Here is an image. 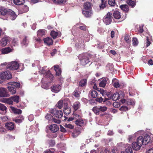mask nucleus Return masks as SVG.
Returning a JSON list of instances; mask_svg holds the SVG:
<instances>
[{"mask_svg": "<svg viewBox=\"0 0 153 153\" xmlns=\"http://www.w3.org/2000/svg\"><path fill=\"white\" fill-rule=\"evenodd\" d=\"M8 84L11 85V86H7V88L9 91L12 94H14L16 93V88L13 86H14L16 88H19L20 86V83L16 82H9L8 83Z\"/></svg>", "mask_w": 153, "mask_h": 153, "instance_id": "nucleus-1", "label": "nucleus"}, {"mask_svg": "<svg viewBox=\"0 0 153 153\" xmlns=\"http://www.w3.org/2000/svg\"><path fill=\"white\" fill-rule=\"evenodd\" d=\"M142 139L141 137H138L136 141L133 142L132 144V146L134 150H138L140 149L142 145Z\"/></svg>", "mask_w": 153, "mask_h": 153, "instance_id": "nucleus-2", "label": "nucleus"}, {"mask_svg": "<svg viewBox=\"0 0 153 153\" xmlns=\"http://www.w3.org/2000/svg\"><path fill=\"white\" fill-rule=\"evenodd\" d=\"M79 58L81 64L83 65H85L90 62L89 58L86 54H82L79 55Z\"/></svg>", "mask_w": 153, "mask_h": 153, "instance_id": "nucleus-3", "label": "nucleus"}, {"mask_svg": "<svg viewBox=\"0 0 153 153\" xmlns=\"http://www.w3.org/2000/svg\"><path fill=\"white\" fill-rule=\"evenodd\" d=\"M19 65L16 61H13L8 63V64L6 66V69L10 70H15L18 69Z\"/></svg>", "mask_w": 153, "mask_h": 153, "instance_id": "nucleus-4", "label": "nucleus"}, {"mask_svg": "<svg viewBox=\"0 0 153 153\" xmlns=\"http://www.w3.org/2000/svg\"><path fill=\"white\" fill-rule=\"evenodd\" d=\"M53 80V79L51 80L49 78H43L41 80L42 87L46 89H48L49 87V83L51 82Z\"/></svg>", "mask_w": 153, "mask_h": 153, "instance_id": "nucleus-5", "label": "nucleus"}, {"mask_svg": "<svg viewBox=\"0 0 153 153\" xmlns=\"http://www.w3.org/2000/svg\"><path fill=\"white\" fill-rule=\"evenodd\" d=\"M12 76L9 71H5L0 73V79L2 80H7L11 79ZM1 82L0 81V83Z\"/></svg>", "mask_w": 153, "mask_h": 153, "instance_id": "nucleus-6", "label": "nucleus"}, {"mask_svg": "<svg viewBox=\"0 0 153 153\" xmlns=\"http://www.w3.org/2000/svg\"><path fill=\"white\" fill-rule=\"evenodd\" d=\"M46 68V66H44L42 68L41 70L42 73V74H44V77L49 78L51 80H52L53 78V76L51 74L50 71H48L47 72L46 71L45 69Z\"/></svg>", "mask_w": 153, "mask_h": 153, "instance_id": "nucleus-7", "label": "nucleus"}, {"mask_svg": "<svg viewBox=\"0 0 153 153\" xmlns=\"http://www.w3.org/2000/svg\"><path fill=\"white\" fill-rule=\"evenodd\" d=\"M152 134L149 133L146 134L144 135L143 137L141 136H139L138 137H141L142 138V142L143 145H145L149 143L151 140V137Z\"/></svg>", "mask_w": 153, "mask_h": 153, "instance_id": "nucleus-8", "label": "nucleus"}, {"mask_svg": "<svg viewBox=\"0 0 153 153\" xmlns=\"http://www.w3.org/2000/svg\"><path fill=\"white\" fill-rule=\"evenodd\" d=\"M111 15L110 12H108L103 18V21L106 25H109L111 23L112 21Z\"/></svg>", "mask_w": 153, "mask_h": 153, "instance_id": "nucleus-9", "label": "nucleus"}, {"mask_svg": "<svg viewBox=\"0 0 153 153\" xmlns=\"http://www.w3.org/2000/svg\"><path fill=\"white\" fill-rule=\"evenodd\" d=\"M51 113L56 117L60 118L62 117L63 114L61 110H58L53 109L51 111Z\"/></svg>", "mask_w": 153, "mask_h": 153, "instance_id": "nucleus-10", "label": "nucleus"}, {"mask_svg": "<svg viewBox=\"0 0 153 153\" xmlns=\"http://www.w3.org/2000/svg\"><path fill=\"white\" fill-rule=\"evenodd\" d=\"M10 96L6 88L0 87V97H7Z\"/></svg>", "mask_w": 153, "mask_h": 153, "instance_id": "nucleus-11", "label": "nucleus"}, {"mask_svg": "<svg viewBox=\"0 0 153 153\" xmlns=\"http://www.w3.org/2000/svg\"><path fill=\"white\" fill-rule=\"evenodd\" d=\"M144 131H138L137 132L135 133L133 135H130L128 136V140L129 142H131L133 140H134L135 138L138 135H140V133H143Z\"/></svg>", "mask_w": 153, "mask_h": 153, "instance_id": "nucleus-12", "label": "nucleus"}, {"mask_svg": "<svg viewBox=\"0 0 153 153\" xmlns=\"http://www.w3.org/2000/svg\"><path fill=\"white\" fill-rule=\"evenodd\" d=\"M10 38L9 37H4L1 40L0 44L1 46L4 47L7 44L10 42Z\"/></svg>", "mask_w": 153, "mask_h": 153, "instance_id": "nucleus-13", "label": "nucleus"}, {"mask_svg": "<svg viewBox=\"0 0 153 153\" xmlns=\"http://www.w3.org/2000/svg\"><path fill=\"white\" fill-rule=\"evenodd\" d=\"M82 13L85 17L87 18L91 17L93 15L92 10H83Z\"/></svg>", "mask_w": 153, "mask_h": 153, "instance_id": "nucleus-14", "label": "nucleus"}, {"mask_svg": "<svg viewBox=\"0 0 153 153\" xmlns=\"http://www.w3.org/2000/svg\"><path fill=\"white\" fill-rule=\"evenodd\" d=\"M62 87L59 84L54 85L51 88V91L54 93H57L61 90Z\"/></svg>", "mask_w": 153, "mask_h": 153, "instance_id": "nucleus-15", "label": "nucleus"}, {"mask_svg": "<svg viewBox=\"0 0 153 153\" xmlns=\"http://www.w3.org/2000/svg\"><path fill=\"white\" fill-rule=\"evenodd\" d=\"M7 108L3 104L0 103V114H5L7 112Z\"/></svg>", "mask_w": 153, "mask_h": 153, "instance_id": "nucleus-16", "label": "nucleus"}, {"mask_svg": "<svg viewBox=\"0 0 153 153\" xmlns=\"http://www.w3.org/2000/svg\"><path fill=\"white\" fill-rule=\"evenodd\" d=\"M5 125L7 128L10 130H13L15 127L14 124L12 122H8Z\"/></svg>", "mask_w": 153, "mask_h": 153, "instance_id": "nucleus-17", "label": "nucleus"}, {"mask_svg": "<svg viewBox=\"0 0 153 153\" xmlns=\"http://www.w3.org/2000/svg\"><path fill=\"white\" fill-rule=\"evenodd\" d=\"M44 42L48 45H52L53 43V41L52 39L51 38L47 37L46 38L43 39Z\"/></svg>", "mask_w": 153, "mask_h": 153, "instance_id": "nucleus-18", "label": "nucleus"}, {"mask_svg": "<svg viewBox=\"0 0 153 153\" xmlns=\"http://www.w3.org/2000/svg\"><path fill=\"white\" fill-rule=\"evenodd\" d=\"M50 129L53 132H56L57 131L59 128L56 124H52L50 126Z\"/></svg>", "mask_w": 153, "mask_h": 153, "instance_id": "nucleus-19", "label": "nucleus"}, {"mask_svg": "<svg viewBox=\"0 0 153 153\" xmlns=\"http://www.w3.org/2000/svg\"><path fill=\"white\" fill-rule=\"evenodd\" d=\"M53 67L54 68V70L56 72V75L57 76L60 75L61 74V71L59 66L58 65H54Z\"/></svg>", "mask_w": 153, "mask_h": 153, "instance_id": "nucleus-20", "label": "nucleus"}, {"mask_svg": "<svg viewBox=\"0 0 153 153\" xmlns=\"http://www.w3.org/2000/svg\"><path fill=\"white\" fill-rule=\"evenodd\" d=\"M85 120L81 119H77L75 121L76 125L80 126H83L85 124Z\"/></svg>", "mask_w": 153, "mask_h": 153, "instance_id": "nucleus-21", "label": "nucleus"}, {"mask_svg": "<svg viewBox=\"0 0 153 153\" xmlns=\"http://www.w3.org/2000/svg\"><path fill=\"white\" fill-rule=\"evenodd\" d=\"M113 85L116 88L120 87V85L119 80L116 79H113L112 81Z\"/></svg>", "mask_w": 153, "mask_h": 153, "instance_id": "nucleus-22", "label": "nucleus"}, {"mask_svg": "<svg viewBox=\"0 0 153 153\" xmlns=\"http://www.w3.org/2000/svg\"><path fill=\"white\" fill-rule=\"evenodd\" d=\"M12 51V49L9 47L3 48L1 50L2 53L3 54H7Z\"/></svg>", "mask_w": 153, "mask_h": 153, "instance_id": "nucleus-23", "label": "nucleus"}, {"mask_svg": "<svg viewBox=\"0 0 153 153\" xmlns=\"http://www.w3.org/2000/svg\"><path fill=\"white\" fill-rule=\"evenodd\" d=\"M120 97H121L122 96L119 94V93L116 92L113 94L111 98L113 100L115 101L119 99Z\"/></svg>", "mask_w": 153, "mask_h": 153, "instance_id": "nucleus-24", "label": "nucleus"}, {"mask_svg": "<svg viewBox=\"0 0 153 153\" xmlns=\"http://www.w3.org/2000/svg\"><path fill=\"white\" fill-rule=\"evenodd\" d=\"M84 10H92L91 4L89 2H86L84 5Z\"/></svg>", "mask_w": 153, "mask_h": 153, "instance_id": "nucleus-25", "label": "nucleus"}, {"mask_svg": "<svg viewBox=\"0 0 153 153\" xmlns=\"http://www.w3.org/2000/svg\"><path fill=\"white\" fill-rule=\"evenodd\" d=\"M114 17L116 19H119L121 18L120 12L118 11H114L113 14Z\"/></svg>", "mask_w": 153, "mask_h": 153, "instance_id": "nucleus-26", "label": "nucleus"}, {"mask_svg": "<svg viewBox=\"0 0 153 153\" xmlns=\"http://www.w3.org/2000/svg\"><path fill=\"white\" fill-rule=\"evenodd\" d=\"M92 111L96 115H99L100 112L99 106L94 107L93 108Z\"/></svg>", "mask_w": 153, "mask_h": 153, "instance_id": "nucleus-27", "label": "nucleus"}, {"mask_svg": "<svg viewBox=\"0 0 153 153\" xmlns=\"http://www.w3.org/2000/svg\"><path fill=\"white\" fill-rule=\"evenodd\" d=\"M45 30H39L37 32V35L38 37L43 36L45 35Z\"/></svg>", "mask_w": 153, "mask_h": 153, "instance_id": "nucleus-28", "label": "nucleus"}, {"mask_svg": "<svg viewBox=\"0 0 153 153\" xmlns=\"http://www.w3.org/2000/svg\"><path fill=\"white\" fill-rule=\"evenodd\" d=\"M29 39L27 36H25L22 42V45L27 46L29 43Z\"/></svg>", "mask_w": 153, "mask_h": 153, "instance_id": "nucleus-29", "label": "nucleus"}, {"mask_svg": "<svg viewBox=\"0 0 153 153\" xmlns=\"http://www.w3.org/2000/svg\"><path fill=\"white\" fill-rule=\"evenodd\" d=\"M91 94L93 98H97L98 97V93L95 90H92L91 91Z\"/></svg>", "mask_w": 153, "mask_h": 153, "instance_id": "nucleus-30", "label": "nucleus"}, {"mask_svg": "<svg viewBox=\"0 0 153 153\" xmlns=\"http://www.w3.org/2000/svg\"><path fill=\"white\" fill-rule=\"evenodd\" d=\"M7 10L1 7H0V15L4 16L7 14Z\"/></svg>", "mask_w": 153, "mask_h": 153, "instance_id": "nucleus-31", "label": "nucleus"}, {"mask_svg": "<svg viewBox=\"0 0 153 153\" xmlns=\"http://www.w3.org/2000/svg\"><path fill=\"white\" fill-rule=\"evenodd\" d=\"M76 26L81 30H85V26L83 24H77Z\"/></svg>", "mask_w": 153, "mask_h": 153, "instance_id": "nucleus-32", "label": "nucleus"}, {"mask_svg": "<svg viewBox=\"0 0 153 153\" xmlns=\"http://www.w3.org/2000/svg\"><path fill=\"white\" fill-rule=\"evenodd\" d=\"M25 0H13L14 4L17 5H21L25 2Z\"/></svg>", "mask_w": 153, "mask_h": 153, "instance_id": "nucleus-33", "label": "nucleus"}, {"mask_svg": "<svg viewBox=\"0 0 153 153\" xmlns=\"http://www.w3.org/2000/svg\"><path fill=\"white\" fill-rule=\"evenodd\" d=\"M12 111L15 114H19L22 113V110L20 109L12 107L11 108Z\"/></svg>", "mask_w": 153, "mask_h": 153, "instance_id": "nucleus-34", "label": "nucleus"}, {"mask_svg": "<svg viewBox=\"0 0 153 153\" xmlns=\"http://www.w3.org/2000/svg\"><path fill=\"white\" fill-rule=\"evenodd\" d=\"M106 80L105 78L103 79L99 83V85L100 87H104L106 84Z\"/></svg>", "mask_w": 153, "mask_h": 153, "instance_id": "nucleus-35", "label": "nucleus"}, {"mask_svg": "<svg viewBox=\"0 0 153 153\" xmlns=\"http://www.w3.org/2000/svg\"><path fill=\"white\" fill-rule=\"evenodd\" d=\"M80 106V103L78 102H76L74 104L73 108L75 110H77L79 108Z\"/></svg>", "mask_w": 153, "mask_h": 153, "instance_id": "nucleus-36", "label": "nucleus"}, {"mask_svg": "<svg viewBox=\"0 0 153 153\" xmlns=\"http://www.w3.org/2000/svg\"><path fill=\"white\" fill-rule=\"evenodd\" d=\"M120 8L123 11L125 12H127L128 10V6L126 4L121 5Z\"/></svg>", "mask_w": 153, "mask_h": 153, "instance_id": "nucleus-37", "label": "nucleus"}, {"mask_svg": "<svg viewBox=\"0 0 153 153\" xmlns=\"http://www.w3.org/2000/svg\"><path fill=\"white\" fill-rule=\"evenodd\" d=\"M8 12L12 17V20H14L16 17L15 12L11 10H9Z\"/></svg>", "mask_w": 153, "mask_h": 153, "instance_id": "nucleus-38", "label": "nucleus"}, {"mask_svg": "<svg viewBox=\"0 0 153 153\" xmlns=\"http://www.w3.org/2000/svg\"><path fill=\"white\" fill-rule=\"evenodd\" d=\"M87 80L85 79L82 80L79 83V85L81 87H83L86 85Z\"/></svg>", "mask_w": 153, "mask_h": 153, "instance_id": "nucleus-39", "label": "nucleus"}, {"mask_svg": "<svg viewBox=\"0 0 153 153\" xmlns=\"http://www.w3.org/2000/svg\"><path fill=\"white\" fill-rule=\"evenodd\" d=\"M126 2L130 6L132 7L135 6L136 3L134 1L131 0H126Z\"/></svg>", "mask_w": 153, "mask_h": 153, "instance_id": "nucleus-40", "label": "nucleus"}, {"mask_svg": "<svg viewBox=\"0 0 153 153\" xmlns=\"http://www.w3.org/2000/svg\"><path fill=\"white\" fill-rule=\"evenodd\" d=\"M50 35L52 37L53 39H55L58 36V33L57 32H56L52 30L51 33Z\"/></svg>", "mask_w": 153, "mask_h": 153, "instance_id": "nucleus-41", "label": "nucleus"}, {"mask_svg": "<svg viewBox=\"0 0 153 153\" xmlns=\"http://www.w3.org/2000/svg\"><path fill=\"white\" fill-rule=\"evenodd\" d=\"M63 101L62 100H60L57 102L56 106L59 109H61L63 107Z\"/></svg>", "mask_w": 153, "mask_h": 153, "instance_id": "nucleus-42", "label": "nucleus"}, {"mask_svg": "<svg viewBox=\"0 0 153 153\" xmlns=\"http://www.w3.org/2000/svg\"><path fill=\"white\" fill-rule=\"evenodd\" d=\"M125 40L127 43H130L131 39L130 36L129 35H126L125 37Z\"/></svg>", "mask_w": 153, "mask_h": 153, "instance_id": "nucleus-43", "label": "nucleus"}, {"mask_svg": "<svg viewBox=\"0 0 153 153\" xmlns=\"http://www.w3.org/2000/svg\"><path fill=\"white\" fill-rule=\"evenodd\" d=\"M102 4L100 5V7L101 9H104L106 7L105 1L104 0H101Z\"/></svg>", "mask_w": 153, "mask_h": 153, "instance_id": "nucleus-44", "label": "nucleus"}, {"mask_svg": "<svg viewBox=\"0 0 153 153\" xmlns=\"http://www.w3.org/2000/svg\"><path fill=\"white\" fill-rule=\"evenodd\" d=\"M12 99V100L13 102H15L17 103H18L19 102V96H14L12 97H11Z\"/></svg>", "mask_w": 153, "mask_h": 153, "instance_id": "nucleus-45", "label": "nucleus"}, {"mask_svg": "<svg viewBox=\"0 0 153 153\" xmlns=\"http://www.w3.org/2000/svg\"><path fill=\"white\" fill-rule=\"evenodd\" d=\"M64 112L65 114L68 115L71 113V110L69 108H66L64 109Z\"/></svg>", "mask_w": 153, "mask_h": 153, "instance_id": "nucleus-46", "label": "nucleus"}, {"mask_svg": "<svg viewBox=\"0 0 153 153\" xmlns=\"http://www.w3.org/2000/svg\"><path fill=\"white\" fill-rule=\"evenodd\" d=\"M6 103L9 104L10 105H11L13 104V101L12 100V99L11 97H10L8 98H6Z\"/></svg>", "mask_w": 153, "mask_h": 153, "instance_id": "nucleus-47", "label": "nucleus"}, {"mask_svg": "<svg viewBox=\"0 0 153 153\" xmlns=\"http://www.w3.org/2000/svg\"><path fill=\"white\" fill-rule=\"evenodd\" d=\"M125 153H132V149L131 147H128L125 150Z\"/></svg>", "mask_w": 153, "mask_h": 153, "instance_id": "nucleus-48", "label": "nucleus"}, {"mask_svg": "<svg viewBox=\"0 0 153 153\" xmlns=\"http://www.w3.org/2000/svg\"><path fill=\"white\" fill-rule=\"evenodd\" d=\"M100 111L104 112L106 111L107 109V108L105 106H99Z\"/></svg>", "mask_w": 153, "mask_h": 153, "instance_id": "nucleus-49", "label": "nucleus"}, {"mask_svg": "<svg viewBox=\"0 0 153 153\" xmlns=\"http://www.w3.org/2000/svg\"><path fill=\"white\" fill-rule=\"evenodd\" d=\"M133 45L134 46H136L138 44V42L137 39L136 38H133L132 39Z\"/></svg>", "mask_w": 153, "mask_h": 153, "instance_id": "nucleus-50", "label": "nucleus"}, {"mask_svg": "<svg viewBox=\"0 0 153 153\" xmlns=\"http://www.w3.org/2000/svg\"><path fill=\"white\" fill-rule=\"evenodd\" d=\"M97 90L100 92V93L101 94L102 96H104L105 95V92L103 89L97 88Z\"/></svg>", "mask_w": 153, "mask_h": 153, "instance_id": "nucleus-51", "label": "nucleus"}, {"mask_svg": "<svg viewBox=\"0 0 153 153\" xmlns=\"http://www.w3.org/2000/svg\"><path fill=\"white\" fill-rule=\"evenodd\" d=\"M108 4L111 6H114L115 4V0H108Z\"/></svg>", "mask_w": 153, "mask_h": 153, "instance_id": "nucleus-52", "label": "nucleus"}, {"mask_svg": "<svg viewBox=\"0 0 153 153\" xmlns=\"http://www.w3.org/2000/svg\"><path fill=\"white\" fill-rule=\"evenodd\" d=\"M80 94V92L79 91H77L76 90L73 93V95L76 97H79Z\"/></svg>", "mask_w": 153, "mask_h": 153, "instance_id": "nucleus-53", "label": "nucleus"}, {"mask_svg": "<svg viewBox=\"0 0 153 153\" xmlns=\"http://www.w3.org/2000/svg\"><path fill=\"white\" fill-rule=\"evenodd\" d=\"M128 104L132 105H134L135 104L134 100L133 99L128 100Z\"/></svg>", "mask_w": 153, "mask_h": 153, "instance_id": "nucleus-54", "label": "nucleus"}, {"mask_svg": "<svg viewBox=\"0 0 153 153\" xmlns=\"http://www.w3.org/2000/svg\"><path fill=\"white\" fill-rule=\"evenodd\" d=\"M84 42H82V41L81 42H79V43H77L76 44V46L78 48H81V46H82V45H83Z\"/></svg>", "mask_w": 153, "mask_h": 153, "instance_id": "nucleus-55", "label": "nucleus"}, {"mask_svg": "<svg viewBox=\"0 0 153 153\" xmlns=\"http://www.w3.org/2000/svg\"><path fill=\"white\" fill-rule=\"evenodd\" d=\"M113 106L115 108H118L120 106V103L118 102H114L113 103Z\"/></svg>", "mask_w": 153, "mask_h": 153, "instance_id": "nucleus-56", "label": "nucleus"}, {"mask_svg": "<svg viewBox=\"0 0 153 153\" xmlns=\"http://www.w3.org/2000/svg\"><path fill=\"white\" fill-rule=\"evenodd\" d=\"M65 126L66 128L71 129H73L74 128V126L70 124H66L65 125Z\"/></svg>", "mask_w": 153, "mask_h": 153, "instance_id": "nucleus-57", "label": "nucleus"}, {"mask_svg": "<svg viewBox=\"0 0 153 153\" xmlns=\"http://www.w3.org/2000/svg\"><path fill=\"white\" fill-rule=\"evenodd\" d=\"M22 119H18L15 120V122L17 123H21L24 119V117L23 116H21Z\"/></svg>", "mask_w": 153, "mask_h": 153, "instance_id": "nucleus-58", "label": "nucleus"}, {"mask_svg": "<svg viewBox=\"0 0 153 153\" xmlns=\"http://www.w3.org/2000/svg\"><path fill=\"white\" fill-rule=\"evenodd\" d=\"M52 121L54 123L58 124L60 123L61 122V121L57 119L53 118H52Z\"/></svg>", "mask_w": 153, "mask_h": 153, "instance_id": "nucleus-59", "label": "nucleus"}, {"mask_svg": "<svg viewBox=\"0 0 153 153\" xmlns=\"http://www.w3.org/2000/svg\"><path fill=\"white\" fill-rule=\"evenodd\" d=\"M45 117L46 119L49 120H50V119L52 120V118H53L52 116L50 114H47Z\"/></svg>", "mask_w": 153, "mask_h": 153, "instance_id": "nucleus-60", "label": "nucleus"}, {"mask_svg": "<svg viewBox=\"0 0 153 153\" xmlns=\"http://www.w3.org/2000/svg\"><path fill=\"white\" fill-rule=\"evenodd\" d=\"M79 133L78 131H74L72 134V135L74 137H76L78 135L77 133Z\"/></svg>", "mask_w": 153, "mask_h": 153, "instance_id": "nucleus-61", "label": "nucleus"}, {"mask_svg": "<svg viewBox=\"0 0 153 153\" xmlns=\"http://www.w3.org/2000/svg\"><path fill=\"white\" fill-rule=\"evenodd\" d=\"M128 108L125 106H122L120 108V110L121 111H126L128 110Z\"/></svg>", "mask_w": 153, "mask_h": 153, "instance_id": "nucleus-62", "label": "nucleus"}, {"mask_svg": "<svg viewBox=\"0 0 153 153\" xmlns=\"http://www.w3.org/2000/svg\"><path fill=\"white\" fill-rule=\"evenodd\" d=\"M44 153H54V150L53 149H51L46 151Z\"/></svg>", "mask_w": 153, "mask_h": 153, "instance_id": "nucleus-63", "label": "nucleus"}, {"mask_svg": "<svg viewBox=\"0 0 153 153\" xmlns=\"http://www.w3.org/2000/svg\"><path fill=\"white\" fill-rule=\"evenodd\" d=\"M96 100L97 101H98V102H101L102 101H103V98H102L101 97H99L98 96V97H97Z\"/></svg>", "mask_w": 153, "mask_h": 153, "instance_id": "nucleus-64", "label": "nucleus"}]
</instances>
